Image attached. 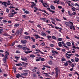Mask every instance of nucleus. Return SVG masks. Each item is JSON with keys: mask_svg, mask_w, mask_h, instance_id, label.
<instances>
[{"mask_svg": "<svg viewBox=\"0 0 79 79\" xmlns=\"http://www.w3.org/2000/svg\"><path fill=\"white\" fill-rule=\"evenodd\" d=\"M40 60H41V57H39L38 58V59H37L36 60V61H40Z\"/></svg>", "mask_w": 79, "mask_h": 79, "instance_id": "b1692460", "label": "nucleus"}, {"mask_svg": "<svg viewBox=\"0 0 79 79\" xmlns=\"http://www.w3.org/2000/svg\"><path fill=\"white\" fill-rule=\"evenodd\" d=\"M21 60H22V61H26V62H27V59L25 57H22Z\"/></svg>", "mask_w": 79, "mask_h": 79, "instance_id": "39448f33", "label": "nucleus"}, {"mask_svg": "<svg viewBox=\"0 0 79 79\" xmlns=\"http://www.w3.org/2000/svg\"><path fill=\"white\" fill-rule=\"evenodd\" d=\"M3 63H6V59L4 58L3 59Z\"/></svg>", "mask_w": 79, "mask_h": 79, "instance_id": "bb28decb", "label": "nucleus"}, {"mask_svg": "<svg viewBox=\"0 0 79 79\" xmlns=\"http://www.w3.org/2000/svg\"><path fill=\"white\" fill-rule=\"evenodd\" d=\"M66 61V59H64V58H62L61 59L62 61Z\"/></svg>", "mask_w": 79, "mask_h": 79, "instance_id": "052dcab7", "label": "nucleus"}, {"mask_svg": "<svg viewBox=\"0 0 79 79\" xmlns=\"http://www.w3.org/2000/svg\"><path fill=\"white\" fill-rule=\"evenodd\" d=\"M40 19L41 20H42L43 21H44V22H46V19L45 18H40Z\"/></svg>", "mask_w": 79, "mask_h": 79, "instance_id": "a211bd4d", "label": "nucleus"}, {"mask_svg": "<svg viewBox=\"0 0 79 79\" xmlns=\"http://www.w3.org/2000/svg\"><path fill=\"white\" fill-rule=\"evenodd\" d=\"M15 53H21V52H20V51L19 50H17Z\"/></svg>", "mask_w": 79, "mask_h": 79, "instance_id": "49530a36", "label": "nucleus"}, {"mask_svg": "<svg viewBox=\"0 0 79 79\" xmlns=\"http://www.w3.org/2000/svg\"><path fill=\"white\" fill-rule=\"evenodd\" d=\"M21 42L22 44H25L27 43V41L26 40H21Z\"/></svg>", "mask_w": 79, "mask_h": 79, "instance_id": "0eeeda50", "label": "nucleus"}, {"mask_svg": "<svg viewBox=\"0 0 79 79\" xmlns=\"http://www.w3.org/2000/svg\"><path fill=\"white\" fill-rule=\"evenodd\" d=\"M40 45H41V46H44V45H45V44L44 42H43Z\"/></svg>", "mask_w": 79, "mask_h": 79, "instance_id": "ea45409f", "label": "nucleus"}, {"mask_svg": "<svg viewBox=\"0 0 79 79\" xmlns=\"http://www.w3.org/2000/svg\"><path fill=\"white\" fill-rule=\"evenodd\" d=\"M19 26V23H16L14 25V27H18Z\"/></svg>", "mask_w": 79, "mask_h": 79, "instance_id": "7c9ffc66", "label": "nucleus"}, {"mask_svg": "<svg viewBox=\"0 0 79 79\" xmlns=\"http://www.w3.org/2000/svg\"><path fill=\"white\" fill-rule=\"evenodd\" d=\"M12 15H15V14H17V12H14V13H11Z\"/></svg>", "mask_w": 79, "mask_h": 79, "instance_id": "864d4df0", "label": "nucleus"}, {"mask_svg": "<svg viewBox=\"0 0 79 79\" xmlns=\"http://www.w3.org/2000/svg\"><path fill=\"white\" fill-rule=\"evenodd\" d=\"M0 3H2V5H4L5 6H6V7H7L8 6L6 5V4H7V2H2V1H0Z\"/></svg>", "mask_w": 79, "mask_h": 79, "instance_id": "20e7f679", "label": "nucleus"}, {"mask_svg": "<svg viewBox=\"0 0 79 79\" xmlns=\"http://www.w3.org/2000/svg\"><path fill=\"white\" fill-rule=\"evenodd\" d=\"M52 38L53 39H54V40H56V38L55 36H52Z\"/></svg>", "mask_w": 79, "mask_h": 79, "instance_id": "a19ab883", "label": "nucleus"}, {"mask_svg": "<svg viewBox=\"0 0 79 79\" xmlns=\"http://www.w3.org/2000/svg\"><path fill=\"white\" fill-rule=\"evenodd\" d=\"M75 60L76 62H78L79 61V59L77 57H75Z\"/></svg>", "mask_w": 79, "mask_h": 79, "instance_id": "aec40b11", "label": "nucleus"}, {"mask_svg": "<svg viewBox=\"0 0 79 79\" xmlns=\"http://www.w3.org/2000/svg\"><path fill=\"white\" fill-rule=\"evenodd\" d=\"M50 46L51 47H54V44H51L50 45Z\"/></svg>", "mask_w": 79, "mask_h": 79, "instance_id": "6e6d98bb", "label": "nucleus"}, {"mask_svg": "<svg viewBox=\"0 0 79 79\" xmlns=\"http://www.w3.org/2000/svg\"><path fill=\"white\" fill-rule=\"evenodd\" d=\"M71 61H72V62H73V63H74L75 62V61H74V60L73 59H71Z\"/></svg>", "mask_w": 79, "mask_h": 79, "instance_id": "680f3d73", "label": "nucleus"}, {"mask_svg": "<svg viewBox=\"0 0 79 79\" xmlns=\"http://www.w3.org/2000/svg\"><path fill=\"white\" fill-rule=\"evenodd\" d=\"M64 66H67L68 65V64L67 63V62H65V63L64 64Z\"/></svg>", "mask_w": 79, "mask_h": 79, "instance_id": "8fccbe9b", "label": "nucleus"}, {"mask_svg": "<svg viewBox=\"0 0 79 79\" xmlns=\"http://www.w3.org/2000/svg\"><path fill=\"white\" fill-rule=\"evenodd\" d=\"M50 8L52 10H55V7L51 5L50 6Z\"/></svg>", "mask_w": 79, "mask_h": 79, "instance_id": "dca6fc26", "label": "nucleus"}, {"mask_svg": "<svg viewBox=\"0 0 79 79\" xmlns=\"http://www.w3.org/2000/svg\"><path fill=\"white\" fill-rule=\"evenodd\" d=\"M4 58H6V59H8V55L7 54H6L5 56H4Z\"/></svg>", "mask_w": 79, "mask_h": 79, "instance_id": "e433bc0d", "label": "nucleus"}, {"mask_svg": "<svg viewBox=\"0 0 79 79\" xmlns=\"http://www.w3.org/2000/svg\"><path fill=\"white\" fill-rule=\"evenodd\" d=\"M58 41H61L62 40V38H58L57 39Z\"/></svg>", "mask_w": 79, "mask_h": 79, "instance_id": "58836bf2", "label": "nucleus"}, {"mask_svg": "<svg viewBox=\"0 0 79 79\" xmlns=\"http://www.w3.org/2000/svg\"><path fill=\"white\" fill-rule=\"evenodd\" d=\"M72 44L73 46H74V42L73 41H72Z\"/></svg>", "mask_w": 79, "mask_h": 79, "instance_id": "603ef678", "label": "nucleus"}, {"mask_svg": "<svg viewBox=\"0 0 79 79\" xmlns=\"http://www.w3.org/2000/svg\"><path fill=\"white\" fill-rule=\"evenodd\" d=\"M48 63H49V64H50V65H52V64H53V62H52V61L49 60V61Z\"/></svg>", "mask_w": 79, "mask_h": 79, "instance_id": "a878e982", "label": "nucleus"}, {"mask_svg": "<svg viewBox=\"0 0 79 79\" xmlns=\"http://www.w3.org/2000/svg\"><path fill=\"white\" fill-rule=\"evenodd\" d=\"M65 24L66 26H69V27H70L71 26V24H70L69 22H66L65 23Z\"/></svg>", "mask_w": 79, "mask_h": 79, "instance_id": "6e6552de", "label": "nucleus"}, {"mask_svg": "<svg viewBox=\"0 0 79 79\" xmlns=\"http://www.w3.org/2000/svg\"><path fill=\"white\" fill-rule=\"evenodd\" d=\"M15 58H16V60H18L19 59V57L17 56H15Z\"/></svg>", "mask_w": 79, "mask_h": 79, "instance_id": "13d9d810", "label": "nucleus"}, {"mask_svg": "<svg viewBox=\"0 0 79 79\" xmlns=\"http://www.w3.org/2000/svg\"><path fill=\"white\" fill-rule=\"evenodd\" d=\"M75 73H76V74H77V75L78 76V77L77 78L78 79H79V73H77V72H75Z\"/></svg>", "mask_w": 79, "mask_h": 79, "instance_id": "a18cd8bd", "label": "nucleus"}, {"mask_svg": "<svg viewBox=\"0 0 79 79\" xmlns=\"http://www.w3.org/2000/svg\"><path fill=\"white\" fill-rule=\"evenodd\" d=\"M66 44H67V45L68 46H71V43H70V42H67L66 43Z\"/></svg>", "mask_w": 79, "mask_h": 79, "instance_id": "412c9836", "label": "nucleus"}, {"mask_svg": "<svg viewBox=\"0 0 79 79\" xmlns=\"http://www.w3.org/2000/svg\"><path fill=\"white\" fill-rule=\"evenodd\" d=\"M58 45H59V47H61V46H62V45L61 44V42H59V43H58Z\"/></svg>", "mask_w": 79, "mask_h": 79, "instance_id": "2f4dec72", "label": "nucleus"}, {"mask_svg": "<svg viewBox=\"0 0 79 79\" xmlns=\"http://www.w3.org/2000/svg\"><path fill=\"white\" fill-rule=\"evenodd\" d=\"M5 53H6V54H7L8 55H10V53H9V52L7 51H6Z\"/></svg>", "mask_w": 79, "mask_h": 79, "instance_id": "09e8293b", "label": "nucleus"}, {"mask_svg": "<svg viewBox=\"0 0 79 79\" xmlns=\"http://www.w3.org/2000/svg\"><path fill=\"white\" fill-rule=\"evenodd\" d=\"M25 39H29V40H31V36H26L25 37Z\"/></svg>", "mask_w": 79, "mask_h": 79, "instance_id": "9d476101", "label": "nucleus"}, {"mask_svg": "<svg viewBox=\"0 0 79 79\" xmlns=\"http://www.w3.org/2000/svg\"><path fill=\"white\" fill-rule=\"evenodd\" d=\"M13 69H14V72L15 73L16 72V69L15 66H13Z\"/></svg>", "mask_w": 79, "mask_h": 79, "instance_id": "4be33fe9", "label": "nucleus"}, {"mask_svg": "<svg viewBox=\"0 0 79 79\" xmlns=\"http://www.w3.org/2000/svg\"><path fill=\"white\" fill-rule=\"evenodd\" d=\"M42 34V35H43V36H44H44H46V35H47V34H45V33H44V32H42L41 33Z\"/></svg>", "mask_w": 79, "mask_h": 79, "instance_id": "f704fd0d", "label": "nucleus"}, {"mask_svg": "<svg viewBox=\"0 0 79 79\" xmlns=\"http://www.w3.org/2000/svg\"><path fill=\"white\" fill-rule=\"evenodd\" d=\"M65 55L67 56L68 55L69 56H71V55H73V54H68V53H66L65 54Z\"/></svg>", "mask_w": 79, "mask_h": 79, "instance_id": "72a5a7b5", "label": "nucleus"}, {"mask_svg": "<svg viewBox=\"0 0 79 79\" xmlns=\"http://www.w3.org/2000/svg\"><path fill=\"white\" fill-rule=\"evenodd\" d=\"M9 8H10V9H11V8H15V7L13 6H10L9 7Z\"/></svg>", "mask_w": 79, "mask_h": 79, "instance_id": "5fc2aeb1", "label": "nucleus"}, {"mask_svg": "<svg viewBox=\"0 0 79 79\" xmlns=\"http://www.w3.org/2000/svg\"><path fill=\"white\" fill-rule=\"evenodd\" d=\"M35 50L36 52H36V53H39V52H41L40 50H39V49H35Z\"/></svg>", "mask_w": 79, "mask_h": 79, "instance_id": "f3484780", "label": "nucleus"}, {"mask_svg": "<svg viewBox=\"0 0 79 79\" xmlns=\"http://www.w3.org/2000/svg\"><path fill=\"white\" fill-rule=\"evenodd\" d=\"M61 43L63 45H63L64 47H65V48H68V47L67 46L64 45H65V44L64 43V42L63 41L62 42L61 44Z\"/></svg>", "mask_w": 79, "mask_h": 79, "instance_id": "2eb2a0df", "label": "nucleus"}, {"mask_svg": "<svg viewBox=\"0 0 79 79\" xmlns=\"http://www.w3.org/2000/svg\"><path fill=\"white\" fill-rule=\"evenodd\" d=\"M39 10L41 11H42V12H44V13H46V14H47V15H49V14L47 13V12H46V11H45V10H42L40 9Z\"/></svg>", "mask_w": 79, "mask_h": 79, "instance_id": "1a4fd4ad", "label": "nucleus"}, {"mask_svg": "<svg viewBox=\"0 0 79 79\" xmlns=\"http://www.w3.org/2000/svg\"><path fill=\"white\" fill-rule=\"evenodd\" d=\"M41 61H45V59L44 58H42L41 59Z\"/></svg>", "mask_w": 79, "mask_h": 79, "instance_id": "0e129e2a", "label": "nucleus"}, {"mask_svg": "<svg viewBox=\"0 0 79 79\" xmlns=\"http://www.w3.org/2000/svg\"><path fill=\"white\" fill-rule=\"evenodd\" d=\"M68 4L69 6H71V7H72V8H74V9H75L76 10H78V9H76V8L73 7V6H72V5H71V4L70 3H68Z\"/></svg>", "mask_w": 79, "mask_h": 79, "instance_id": "9b49d317", "label": "nucleus"}, {"mask_svg": "<svg viewBox=\"0 0 79 79\" xmlns=\"http://www.w3.org/2000/svg\"><path fill=\"white\" fill-rule=\"evenodd\" d=\"M19 34V30H17L15 33V35H18Z\"/></svg>", "mask_w": 79, "mask_h": 79, "instance_id": "4468645a", "label": "nucleus"}, {"mask_svg": "<svg viewBox=\"0 0 79 79\" xmlns=\"http://www.w3.org/2000/svg\"><path fill=\"white\" fill-rule=\"evenodd\" d=\"M31 58H34L35 57V55L33 54H31L30 56Z\"/></svg>", "mask_w": 79, "mask_h": 79, "instance_id": "393cba45", "label": "nucleus"}, {"mask_svg": "<svg viewBox=\"0 0 79 79\" xmlns=\"http://www.w3.org/2000/svg\"><path fill=\"white\" fill-rule=\"evenodd\" d=\"M47 37L48 39H51L52 38V36L49 35H48L47 36Z\"/></svg>", "mask_w": 79, "mask_h": 79, "instance_id": "37998d69", "label": "nucleus"}, {"mask_svg": "<svg viewBox=\"0 0 79 79\" xmlns=\"http://www.w3.org/2000/svg\"><path fill=\"white\" fill-rule=\"evenodd\" d=\"M34 36L35 37V38L36 39H38V38L41 39H44V38L42 37H40L39 35H34Z\"/></svg>", "mask_w": 79, "mask_h": 79, "instance_id": "7ed1b4c3", "label": "nucleus"}, {"mask_svg": "<svg viewBox=\"0 0 79 79\" xmlns=\"http://www.w3.org/2000/svg\"><path fill=\"white\" fill-rule=\"evenodd\" d=\"M75 6H77L79 7V5L77 3H75Z\"/></svg>", "mask_w": 79, "mask_h": 79, "instance_id": "4d7b16f0", "label": "nucleus"}, {"mask_svg": "<svg viewBox=\"0 0 79 79\" xmlns=\"http://www.w3.org/2000/svg\"><path fill=\"white\" fill-rule=\"evenodd\" d=\"M34 8L36 10H39V8H38L36 6L34 7Z\"/></svg>", "mask_w": 79, "mask_h": 79, "instance_id": "de8ad7c7", "label": "nucleus"}, {"mask_svg": "<svg viewBox=\"0 0 79 79\" xmlns=\"http://www.w3.org/2000/svg\"><path fill=\"white\" fill-rule=\"evenodd\" d=\"M49 11H50V12H51V13H55V11L53 10H49Z\"/></svg>", "mask_w": 79, "mask_h": 79, "instance_id": "c03bdc74", "label": "nucleus"}, {"mask_svg": "<svg viewBox=\"0 0 79 79\" xmlns=\"http://www.w3.org/2000/svg\"><path fill=\"white\" fill-rule=\"evenodd\" d=\"M52 53H56V54H57V55H58L59 54V53H58V52H56V51H52Z\"/></svg>", "mask_w": 79, "mask_h": 79, "instance_id": "ddd939ff", "label": "nucleus"}, {"mask_svg": "<svg viewBox=\"0 0 79 79\" xmlns=\"http://www.w3.org/2000/svg\"><path fill=\"white\" fill-rule=\"evenodd\" d=\"M27 63H25L23 65V67H26L27 65Z\"/></svg>", "mask_w": 79, "mask_h": 79, "instance_id": "79ce46f5", "label": "nucleus"}, {"mask_svg": "<svg viewBox=\"0 0 79 79\" xmlns=\"http://www.w3.org/2000/svg\"><path fill=\"white\" fill-rule=\"evenodd\" d=\"M2 21L4 23H7L8 22V21H7V20H3Z\"/></svg>", "mask_w": 79, "mask_h": 79, "instance_id": "e2e57ef3", "label": "nucleus"}, {"mask_svg": "<svg viewBox=\"0 0 79 79\" xmlns=\"http://www.w3.org/2000/svg\"><path fill=\"white\" fill-rule=\"evenodd\" d=\"M64 8H62V10H61V11L62 13H64Z\"/></svg>", "mask_w": 79, "mask_h": 79, "instance_id": "774afa93", "label": "nucleus"}, {"mask_svg": "<svg viewBox=\"0 0 79 79\" xmlns=\"http://www.w3.org/2000/svg\"><path fill=\"white\" fill-rule=\"evenodd\" d=\"M33 76L34 77H37V76H36V74H33Z\"/></svg>", "mask_w": 79, "mask_h": 79, "instance_id": "3c124183", "label": "nucleus"}, {"mask_svg": "<svg viewBox=\"0 0 79 79\" xmlns=\"http://www.w3.org/2000/svg\"><path fill=\"white\" fill-rule=\"evenodd\" d=\"M43 67H45L46 68H49V69H50L51 68V67L50 66H46L45 65H43Z\"/></svg>", "mask_w": 79, "mask_h": 79, "instance_id": "c756f323", "label": "nucleus"}, {"mask_svg": "<svg viewBox=\"0 0 79 79\" xmlns=\"http://www.w3.org/2000/svg\"><path fill=\"white\" fill-rule=\"evenodd\" d=\"M30 3H32L33 4V5H32L31 6V8H32L33 7H34V6H36V4H35L34 2H30Z\"/></svg>", "mask_w": 79, "mask_h": 79, "instance_id": "423d86ee", "label": "nucleus"}, {"mask_svg": "<svg viewBox=\"0 0 79 79\" xmlns=\"http://www.w3.org/2000/svg\"><path fill=\"white\" fill-rule=\"evenodd\" d=\"M20 75L19 74H17L16 75V77L17 78H19V77H20Z\"/></svg>", "mask_w": 79, "mask_h": 79, "instance_id": "473e14b6", "label": "nucleus"}, {"mask_svg": "<svg viewBox=\"0 0 79 79\" xmlns=\"http://www.w3.org/2000/svg\"><path fill=\"white\" fill-rule=\"evenodd\" d=\"M24 13H25L26 14H29V13H30L29 11L27 10H26V11H24Z\"/></svg>", "mask_w": 79, "mask_h": 79, "instance_id": "5701e85b", "label": "nucleus"}, {"mask_svg": "<svg viewBox=\"0 0 79 79\" xmlns=\"http://www.w3.org/2000/svg\"><path fill=\"white\" fill-rule=\"evenodd\" d=\"M58 8H59V9H61L62 8V6H58Z\"/></svg>", "mask_w": 79, "mask_h": 79, "instance_id": "69168bd1", "label": "nucleus"}, {"mask_svg": "<svg viewBox=\"0 0 79 79\" xmlns=\"http://www.w3.org/2000/svg\"><path fill=\"white\" fill-rule=\"evenodd\" d=\"M22 17L23 18H25L27 17V16L25 15H22Z\"/></svg>", "mask_w": 79, "mask_h": 79, "instance_id": "bf43d9fd", "label": "nucleus"}, {"mask_svg": "<svg viewBox=\"0 0 79 79\" xmlns=\"http://www.w3.org/2000/svg\"><path fill=\"white\" fill-rule=\"evenodd\" d=\"M43 74H46V76H48V77L50 76V75L48 74V73H43Z\"/></svg>", "mask_w": 79, "mask_h": 79, "instance_id": "4c0bfd02", "label": "nucleus"}, {"mask_svg": "<svg viewBox=\"0 0 79 79\" xmlns=\"http://www.w3.org/2000/svg\"><path fill=\"white\" fill-rule=\"evenodd\" d=\"M31 40L33 42H35V39H34V38L33 37H31Z\"/></svg>", "mask_w": 79, "mask_h": 79, "instance_id": "f8f14e48", "label": "nucleus"}, {"mask_svg": "<svg viewBox=\"0 0 79 79\" xmlns=\"http://www.w3.org/2000/svg\"><path fill=\"white\" fill-rule=\"evenodd\" d=\"M17 47L18 48H23V46L21 45H18Z\"/></svg>", "mask_w": 79, "mask_h": 79, "instance_id": "c9c22d12", "label": "nucleus"}, {"mask_svg": "<svg viewBox=\"0 0 79 79\" xmlns=\"http://www.w3.org/2000/svg\"><path fill=\"white\" fill-rule=\"evenodd\" d=\"M56 77H58V73H60V70L57 67L55 69Z\"/></svg>", "mask_w": 79, "mask_h": 79, "instance_id": "f257e3e1", "label": "nucleus"}, {"mask_svg": "<svg viewBox=\"0 0 79 79\" xmlns=\"http://www.w3.org/2000/svg\"><path fill=\"white\" fill-rule=\"evenodd\" d=\"M22 49L23 50L26 51V50H27V48L25 47H22Z\"/></svg>", "mask_w": 79, "mask_h": 79, "instance_id": "cd10ccee", "label": "nucleus"}, {"mask_svg": "<svg viewBox=\"0 0 79 79\" xmlns=\"http://www.w3.org/2000/svg\"><path fill=\"white\" fill-rule=\"evenodd\" d=\"M6 13H9V12H10V10L8 9H6Z\"/></svg>", "mask_w": 79, "mask_h": 79, "instance_id": "338daca9", "label": "nucleus"}, {"mask_svg": "<svg viewBox=\"0 0 79 79\" xmlns=\"http://www.w3.org/2000/svg\"><path fill=\"white\" fill-rule=\"evenodd\" d=\"M28 74V73H21V75H23V76H27V75Z\"/></svg>", "mask_w": 79, "mask_h": 79, "instance_id": "6ab92c4d", "label": "nucleus"}, {"mask_svg": "<svg viewBox=\"0 0 79 79\" xmlns=\"http://www.w3.org/2000/svg\"><path fill=\"white\" fill-rule=\"evenodd\" d=\"M69 23H70L72 24V25L70 26V29L72 30V29H73V28L74 31H76V29H75V27L74 26H73V23L71 21H69Z\"/></svg>", "mask_w": 79, "mask_h": 79, "instance_id": "f03ea898", "label": "nucleus"}, {"mask_svg": "<svg viewBox=\"0 0 79 79\" xmlns=\"http://www.w3.org/2000/svg\"><path fill=\"white\" fill-rule=\"evenodd\" d=\"M22 32H23V29H22V28H20V29L19 33L21 34Z\"/></svg>", "mask_w": 79, "mask_h": 79, "instance_id": "c85d7f7f", "label": "nucleus"}]
</instances>
